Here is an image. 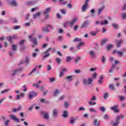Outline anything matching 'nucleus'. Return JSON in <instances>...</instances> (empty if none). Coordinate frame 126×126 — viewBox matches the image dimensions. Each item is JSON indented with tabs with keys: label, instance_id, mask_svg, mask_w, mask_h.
Masks as SVG:
<instances>
[{
	"label": "nucleus",
	"instance_id": "f257e3e1",
	"mask_svg": "<svg viewBox=\"0 0 126 126\" xmlns=\"http://www.w3.org/2000/svg\"><path fill=\"white\" fill-rule=\"evenodd\" d=\"M121 118H122L123 120L125 119V117L124 115H123V114L117 116L116 121L113 123V126H118L119 125V124H120V120H121Z\"/></svg>",
	"mask_w": 126,
	"mask_h": 126
},
{
	"label": "nucleus",
	"instance_id": "f03ea898",
	"mask_svg": "<svg viewBox=\"0 0 126 126\" xmlns=\"http://www.w3.org/2000/svg\"><path fill=\"white\" fill-rule=\"evenodd\" d=\"M50 51H51V52H52V53H54V52H55V51H56V49H53L52 48H48L45 52L44 54H45V55L43 56V59H46V58H48V57L49 56H50Z\"/></svg>",
	"mask_w": 126,
	"mask_h": 126
},
{
	"label": "nucleus",
	"instance_id": "7ed1b4c3",
	"mask_svg": "<svg viewBox=\"0 0 126 126\" xmlns=\"http://www.w3.org/2000/svg\"><path fill=\"white\" fill-rule=\"evenodd\" d=\"M93 81V78H88V80L86 79H83V83L84 84H85V85H90L91 83H92V82Z\"/></svg>",
	"mask_w": 126,
	"mask_h": 126
},
{
	"label": "nucleus",
	"instance_id": "20e7f679",
	"mask_svg": "<svg viewBox=\"0 0 126 126\" xmlns=\"http://www.w3.org/2000/svg\"><path fill=\"white\" fill-rule=\"evenodd\" d=\"M38 95V93L34 92V91H32L29 93V94L28 95V97L29 98V100H32V98L33 97H36Z\"/></svg>",
	"mask_w": 126,
	"mask_h": 126
},
{
	"label": "nucleus",
	"instance_id": "39448f33",
	"mask_svg": "<svg viewBox=\"0 0 126 126\" xmlns=\"http://www.w3.org/2000/svg\"><path fill=\"white\" fill-rule=\"evenodd\" d=\"M78 21V18L77 17H75L71 22L69 23V25L70 27H72L74 25V23H76Z\"/></svg>",
	"mask_w": 126,
	"mask_h": 126
},
{
	"label": "nucleus",
	"instance_id": "423d86ee",
	"mask_svg": "<svg viewBox=\"0 0 126 126\" xmlns=\"http://www.w3.org/2000/svg\"><path fill=\"white\" fill-rule=\"evenodd\" d=\"M49 27H50L51 29H53V27H52V26L48 25L46 26L45 27L42 28L43 31H44V32H49Z\"/></svg>",
	"mask_w": 126,
	"mask_h": 126
},
{
	"label": "nucleus",
	"instance_id": "0eeeda50",
	"mask_svg": "<svg viewBox=\"0 0 126 126\" xmlns=\"http://www.w3.org/2000/svg\"><path fill=\"white\" fill-rule=\"evenodd\" d=\"M113 54H117L121 58L124 57V52H122L121 51H118L117 50H114Z\"/></svg>",
	"mask_w": 126,
	"mask_h": 126
},
{
	"label": "nucleus",
	"instance_id": "6e6552de",
	"mask_svg": "<svg viewBox=\"0 0 126 126\" xmlns=\"http://www.w3.org/2000/svg\"><path fill=\"white\" fill-rule=\"evenodd\" d=\"M89 1V0H86L85 1V4L83 6L82 8V10L83 12L85 11L86 8H87V6L88 5V2Z\"/></svg>",
	"mask_w": 126,
	"mask_h": 126
},
{
	"label": "nucleus",
	"instance_id": "1a4fd4ad",
	"mask_svg": "<svg viewBox=\"0 0 126 126\" xmlns=\"http://www.w3.org/2000/svg\"><path fill=\"white\" fill-rule=\"evenodd\" d=\"M10 117L12 120H14V121L17 122V123H19V119L17 118V117H16V116H15V115H10Z\"/></svg>",
	"mask_w": 126,
	"mask_h": 126
},
{
	"label": "nucleus",
	"instance_id": "9d476101",
	"mask_svg": "<svg viewBox=\"0 0 126 126\" xmlns=\"http://www.w3.org/2000/svg\"><path fill=\"white\" fill-rule=\"evenodd\" d=\"M58 113H59V110L57 109H54L53 111V117L56 118L58 116Z\"/></svg>",
	"mask_w": 126,
	"mask_h": 126
},
{
	"label": "nucleus",
	"instance_id": "9b49d317",
	"mask_svg": "<svg viewBox=\"0 0 126 126\" xmlns=\"http://www.w3.org/2000/svg\"><path fill=\"white\" fill-rule=\"evenodd\" d=\"M42 66H43V65H37L36 66V67L31 72V73L29 74V75H31V74H32V73H33V72H34V71H35V70H36L37 68H41Z\"/></svg>",
	"mask_w": 126,
	"mask_h": 126
},
{
	"label": "nucleus",
	"instance_id": "f8f14e48",
	"mask_svg": "<svg viewBox=\"0 0 126 126\" xmlns=\"http://www.w3.org/2000/svg\"><path fill=\"white\" fill-rule=\"evenodd\" d=\"M99 32H100V30H97L95 32H91L90 33L92 36H96V35H97V33H99Z\"/></svg>",
	"mask_w": 126,
	"mask_h": 126
},
{
	"label": "nucleus",
	"instance_id": "ddd939ff",
	"mask_svg": "<svg viewBox=\"0 0 126 126\" xmlns=\"http://www.w3.org/2000/svg\"><path fill=\"white\" fill-rule=\"evenodd\" d=\"M31 41L34 44V45H32V48H34L35 47V45H37V38L35 37L33 38L32 39H31Z\"/></svg>",
	"mask_w": 126,
	"mask_h": 126
},
{
	"label": "nucleus",
	"instance_id": "4468645a",
	"mask_svg": "<svg viewBox=\"0 0 126 126\" xmlns=\"http://www.w3.org/2000/svg\"><path fill=\"white\" fill-rule=\"evenodd\" d=\"M51 11V8H47L43 12V14H48Z\"/></svg>",
	"mask_w": 126,
	"mask_h": 126
},
{
	"label": "nucleus",
	"instance_id": "2eb2a0df",
	"mask_svg": "<svg viewBox=\"0 0 126 126\" xmlns=\"http://www.w3.org/2000/svg\"><path fill=\"white\" fill-rule=\"evenodd\" d=\"M21 109H22V106H20L18 108H14L13 110V112L14 113H15L16 112H18V111H20V110H21Z\"/></svg>",
	"mask_w": 126,
	"mask_h": 126
},
{
	"label": "nucleus",
	"instance_id": "dca6fc26",
	"mask_svg": "<svg viewBox=\"0 0 126 126\" xmlns=\"http://www.w3.org/2000/svg\"><path fill=\"white\" fill-rule=\"evenodd\" d=\"M89 21H86L84 22V24L82 25V28H84L85 27H86L88 24H89Z\"/></svg>",
	"mask_w": 126,
	"mask_h": 126
},
{
	"label": "nucleus",
	"instance_id": "f3484780",
	"mask_svg": "<svg viewBox=\"0 0 126 126\" xmlns=\"http://www.w3.org/2000/svg\"><path fill=\"white\" fill-rule=\"evenodd\" d=\"M73 78V76L71 75L68 76L65 78L66 80H68V81H72Z\"/></svg>",
	"mask_w": 126,
	"mask_h": 126
},
{
	"label": "nucleus",
	"instance_id": "a211bd4d",
	"mask_svg": "<svg viewBox=\"0 0 126 126\" xmlns=\"http://www.w3.org/2000/svg\"><path fill=\"white\" fill-rule=\"evenodd\" d=\"M12 39H17V36L16 35H13V37H12L11 36H9V42H10V43H11V42H12Z\"/></svg>",
	"mask_w": 126,
	"mask_h": 126
},
{
	"label": "nucleus",
	"instance_id": "6ab92c4d",
	"mask_svg": "<svg viewBox=\"0 0 126 126\" xmlns=\"http://www.w3.org/2000/svg\"><path fill=\"white\" fill-rule=\"evenodd\" d=\"M11 5H13V6H17V2L15 0H13L11 2Z\"/></svg>",
	"mask_w": 126,
	"mask_h": 126
},
{
	"label": "nucleus",
	"instance_id": "aec40b11",
	"mask_svg": "<svg viewBox=\"0 0 126 126\" xmlns=\"http://www.w3.org/2000/svg\"><path fill=\"white\" fill-rule=\"evenodd\" d=\"M75 121V119H74V117H71L70 118V123L71 124V125H73V124H74Z\"/></svg>",
	"mask_w": 126,
	"mask_h": 126
},
{
	"label": "nucleus",
	"instance_id": "412c9836",
	"mask_svg": "<svg viewBox=\"0 0 126 126\" xmlns=\"http://www.w3.org/2000/svg\"><path fill=\"white\" fill-rule=\"evenodd\" d=\"M108 41H109L108 38H106L105 39L101 40V46H103V45H104V44H105V43H107V42H108Z\"/></svg>",
	"mask_w": 126,
	"mask_h": 126
},
{
	"label": "nucleus",
	"instance_id": "4be33fe9",
	"mask_svg": "<svg viewBox=\"0 0 126 126\" xmlns=\"http://www.w3.org/2000/svg\"><path fill=\"white\" fill-rule=\"evenodd\" d=\"M68 115V113H67V111L66 110L64 111L63 113V118H66Z\"/></svg>",
	"mask_w": 126,
	"mask_h": 126
},
{
	"label": "nucleus",
	"instance_id": "5701e85b",
	"mask_svg": "<svg viewBox=\"0 0 126 126\" xmlns=\"http://www.w3.org/2000/svg\"><path fill=\"white\" fill-rule=\"evenodd\" d=\"M81 41H82V39L81 38H78L76 37L74 39L73 42H81Z\"/></svg>",
	"mask_w": 126,
	"mask_h": 126
},
{
	"label": "nucleus",
	"instance_id": "b1692460",
	"mask_svg": "<svg viewBox=\"0 0 126 126\" xmlns=\"http://www.w3.org/2000/svg\"><path fill=\"white\" fill-rule=\"evenodd\" d=\"M9 123H10V120H7L4 122V126H9Z\"/></svg>",
	"mask_w": 126,
	"mask_h": 126
},
{
	"label": "nucleus",
	"instance_id": "393cba45",
	"mask_svg": "<svg viewBox=\"0 0 126 126\" xmlns=\"http://www.w3.org/2000/svg\"><path fill=\"white\" fill-rule=\"evenodd\" d=\"M40 15H41V12H38L36 14H35L34 15H33V18H37V17H39V16H40Z\"/></svg>",
	"mask_w": 126,
	"mask_h": 126
},
{
	"label": "nucleus",
	"instance_id": "a878e982",
	"mask_svg": "<svg viewBox=\"0 0 126 126\" xmlns=\"http://www.w3.org/2000/svg\"><path fill=\"white\" fill-rule=\"evenodd\" d=\"M98 124H100V122H98V119H95L94 121V126H98Z\"/></svg>",
	"mask_w": 126,
	"mask_h": 126
},
{
	"label": "nucleus",
	"instance_id": "bb28decb",
	"mask_svg": "<svg viewBox=\"0 0 126 126\" xmlns=\"http://www.w3.org/2000/svg\"><path fill=\"white\" fill-rule=\"evenodd\" d=\"M58 94H60V90H56L55 92H54L53 95L56 96L58 95Z\"/></svg>",
	"mask_w": 126,
	"mask_h": 126
},
{
	"label": "nucleus",
	"instance_id": "cd10ccee",
	"mask_svg": "<svg viewBox=\"0 0 126 126\" xmlns=\"http://www.w3.org/2000/svg\"><path fill=\"white\" fill-rule=\"evenodd\" d=\"M118 107H119V105H114L113 106L111 107L110 108V109H111V110H113V111H114V110L118 109Z\"/></svg>",
	"mask_w": 126,
	"mask_h": 126
},
{
	"label": "nucleus",
	"instance_id": "c85d7f7f",
	"mask_svg": "<svg viewBox=\"0 0 126 126\" xmlns=\"http://www.w3.org/2000/svg\"><path fill=\"white\" fill-rule=\"evenodd\" d=\"M71 61V57L70 56H68L66 58V62L67 63H69Z\"/></svg>",
	"mask_w": 126,
	"mask_h": 126
},
{
	"label": "nucleus",
	"instance_id": "c756f323",
	"mask_svg": "<svg viewBox=\"0 0 126 126\" xmlns=\"http://www.w3.org/2000/svg\"><path fill=\"white\" fill-rule=\"evenodd\" d=\"M20 70H22V68L19 69L18 70H15V71H13V73L12 74V75L13 76L15 75V74H16V72H17V71H20Z\"/></svg>",
	"mask_w": 126,
	"mask_h": 126
},
{
	"label": "nucleus",
	"instance_id": "7c9ffc66",
	"mask_svg": "<svg viewBox=\"0 0 126 126\" xmlns=\"http://www.w3.org/2000/svg\"><path fill=\"white\" fill-rule=\"evenodd\" d=\"M123 43V40H121L120 41H118L117 42V48H120V46H121V44Z\"/></svg>",
	"mask_w": 126,
	"mask_h": 126
},
{
	"label": "nucleus",
	"instance_id": "2f4dec72",
	"mask_svg": "<svg viewBox=\"0 0 126 126\" xmlns=\"http://www.w3.org/2000/svg\"><path fill=\"white\" fill-rule=\"evenodd\" d=\"M103 9H105V7L104 6H102L101 8H99L98 9L97 14H100V13H101V12L102 11V10H103Z\"/></svg>",
	"mask_w": 126,
	"mask_h": 126
},
{
	"label": "nucleus",
	"instance_id": "473e14b6",
	"mask_svg": "<svg viewBox=\"0 0 126 126\" xmlns=\"http://www.w3.org/2000/svg\"><path fill=\"white\" fill-rule=\"evenodd\" d=\"M109 88L111 90H115V87H114V85L113 84L109 85Z\"/></svg>",
	"mask_w": 126,
	"mask_h": 126
},
{
	"label": "nucleus",
	"instance_id": "72a5a7b5",
	"mask_svg": "<svg viewBox=\"0 0 126 126\" xmlns=\"http://www.w3.org/2000/svg\"><path fill=\"white\" fill-rule=\"evenodd\" d=\"M108 21L105 20L104 21H102L100 23L101 25H105V24H108Z\"/></svg>",
	"mask_w": 126,
	"mask_h": 126
},
{
	"label": "nucleus",
	"instance_id": "f704fd0d",
	"mask_svg": "<svg viewBox=\"0 0 126 126\" xmlns=\"http://www.w3.org/2000/svg\"><path fill=\"white\" fill-rule=\"evenodd\" d=\"M40 101H41V103H49V101H46L45 99H40Z\"/></svg>",
	"mask_w": 126,
	"mask_h": 126
},
{
	"label": "nucleus",
	"instance_id": "c9c22d12",
	"mask_svg": "<svg viewBox=\"0 0 126 126\" xmlns=\"http://www.w3.org/2000/svg\"><path fill=\"white\" fill-rule=\"evenodd\" d=\"M9 91H10V89H7V90H5L4 91H2L1 92V94H3V93H5L6 92H9Z\"/></svg>",
	"mask_w": 126,
	"mask_h": 126
},
{
	"label": "nucleus",
	"instance_id": "e433bc0d",
	"mask_svg": "<svg viewBox=\"0 0 126 126\" xmlns=\"http://www.w3.org/2000/svg\"><path fill=\"white\" fill-rule=\"evenodd\" d=\"M121 16L123 19H126V13H122L121 14Z\"/></svg>",
	"mask_w": 126,
	"mask_h": 126
},
{
	"label": "nucleus",
	"instance_id": "4c0bfd02",
	"mask_svg": "<svg viewBox=\"0 0 126 126\" xmlns=\"http://www.w3.org/2000/svg\"><path fill=\"white\" fill-rule=\"evenodd\" d=\"M22 87L23 88V91H24V92H26V91H27V87L26 86V85H23Z\"/></svg>",
	"mask_w": 126,
	"mask_h": 126
},
{
	"label": "nucleus",
	"instance_id": "58836bf2",
	"mask_svg": "<svg viewBox=\"0 0 126 126\" xmlns=\"http://www.w3.org/2000/svg\"><path fill=\"white\" fill-rule=\"evenodd\" d=\"M64 0H59L60 3H61V4H66V3H67V1L63 2Z\"/></svg>",
	"mask_w": 126,
	"mask_h": 126
},
{
	"label": "nucleus",
	"instance_id": "ea45409f",
	"mask_svg": "<svg viewBox=\"0 0 126 126\" xmlns=\"http://www.w3.org/2000/svg\"><path fill=\"white\" fill-rule=\"evenodd\" d=\"M99 110H100L101 112H105V111H106V108H105V107L102 106L99 108Z\"/></svg>",
	"mask_w": 126,
	"mask_h": 126
},
{
	"label": "nucleus",
	"instance_id": "a19ab883",
	"mask_svg": "<svg viewBox=\"0 0 126 126\" xmlns=\"http://www.w3.org/2000/svg\"><path fill=\"white\" fill-rule=\"evenodd\" d=\"M33 3H34L33 1H29V2H27L26 3V4H27V5H32Z\"/></svg>",
	"mask_w": 126,
	"mask_h": 126
},
{
	"label": "nucleus",
	"instance_id": "79ce46f5",
	"mask_svg": "<svg viewBox=\"0 0 126 126\" xmlns=\"http://www.w3.org/2000/svg\"><path fill=\"white\" fill-rule=\"evenodd\" d=\"M61 12L63 14H66V11L65 9H62L61 10Z\"/></svg>",
	"mask_w": 126,
	"mask_h": 126
},
{
	"label": "nucleus",
	"instance_id": "37998d69",
	"mask_svg": "<svg viewBox=\"0 0 126 126\" xmlns=\"http://www.w3.org/2000/svg\"><path fill=\"white\" fill-rule=\"evenodd\" d=\"M89 111H90V112H94V113H97V111L95 110L93 108H90L89 109Z\"/></svg>",
	"mask_w": 126,
	"mask_h": 126
},
{
	"label": "nucleus",
	"instance_id": "c03bdc74",
	"mask_svg": "<svg viewBox=\"0 0 126 126\" xmlns=\"http://www.w3.org/2000/svg\"><path fill=\"white\" fill-rule=\"evenodd\" d=\"M50 82L53 83L54 81H55L56 78L53 77V78H49Z\"/></svg>",
	"mask_w": 126,
	"mask_h": 126
},
{
	"label": "nucleus",
	"instance_id": "a18cd8bd",
	"mask_svg": "<svg viewBox=\"0 0 126 126\" xmlns=\"http://www.w3.org/2000/svg\"><path fill=\"white\" fill-rule=\"evenodd\" d=\"M56 61L57 63H58L59 64V63H61V59L60 58H56Z\"/></svg>",
	"mask_w": 126,
	"mask_h": 126
},
{
	"label": "nucleus",
	"instance_id": "49530a36",
	"mask_svg": "<svg viewBox=\"0 0 126 126\" xmlns=\"http://www.w3.org/2000/svg\"><path fill=\"white\" fill-rule=\"evenodd\" d=\"M20 28V26H15L13 27L14 30H17L18 29H19Z\"/></svg>",
	"mask_w": 126,
	"mask_h": 126
},
{
	"label": "nucleus",
	"instance_id": "de8ad7c7",
	"mask_svg": "<svg viewBox=\"0 0 126 126\" xmlns=\"http://www.w3.org/2000/svg\"><path fill=\"white\" fill-rule=\"evenodd\" d=\"M44 118L46 120H48V119H49V116L48 115V114L47 113L44 114Z\"/></svg>",
	"mask_w": 126,
	"mask_h": 126
},
{
	"label": "nucleus",
	"instance_id": "09e8293b",
	"mask_svg": "<svg viewBox=\"0 0 126 126\" xmlns=\"http://www.w3.org/2000/svg\"><path fill=\"white\" fill-rule=\"evenodd\" d=\"M6 98L5 97H3L2 98H1V99H0V105H1L2 102H3V101H4V100H5Z\"/></svg>",
	"mask_w": 126,
	"mask_h": 126
},
{
	"label": "nucleus",
	"instance_id": "8fccbe9b",
	"mask_svg": "<svg viewBox=\"0 0 126 126\" xmlns=\"http://www.w3.org/2000/svg\"><path fill=\"white\" fill-rule=\"evenodd\" d=\"M65 97V96H64V95H63L61 96L59 98V100L60 101H62V100H63V98Z\"/></svg>",
	"mask_w": 126,
	"mask_h": 126
},
{
	"label": "nucleus",
	"instance_id": "3c124183",
	"mask_svg": "<svg viewBox=\"0 0 126 126\" xmlns=\"http://www.w3.org/2000/svg\"><path fill=\"white\" fill-rule=\"evenodd\" d=\"M115 67V65H112V68L109 69V73H111V72H113V68Z\"/></svg>",
	"mask_w": 126,
	"mask_h": 126
},
{
	"label": "nucleus",
	"instance_id": "603ef678",
	"mask_svg": "<svg viewBox=\"0 0 126 126\" xmlns=\"http://www.w3.org/2000/svg\"><path fill=\"white\" fill-rule=\"evenodd\" d=\"M112 26L114 28H118V27H119V26H118V25H117V24H112Z\"/></svg>",
	"mask_w": 126,
	"mask_h": 126
},
{
	"label": "nucleus",
	"instance_id": "864d4df0",
	"mask_svg": "<svg viewBox=\"0 0 126 126\" xmlns=\"http://www.w3.org/2000/svg\"><path fill=\"white\" fill-rule=\"evenodd\" d=\"M24 43H25V40L22 39L21 40V41L20 42V45H21H21H23L24 44Z\"/></svg>",
	"mask_w": 126,
	"mask_h": 126
},
{
	"label": "nucleus",
	"instance_id": "5fc2aeb1",
	"mask_svg": "<svg viewBox=\"0 0 126 126\" xmlns=\"http://www.w3.org/2000/svg\"><path fill=\"white\" fill-rule=\"evenodd\" d=\"M89 104L91 105V106H93L94 105H96V102H93L92 101H90L89 102Z\"/></svg>",
	"mask_w": 126,
	"mask_h": 126
},
{
	"label": "nucleus",
	"instance_id": "6e6d98bb",
	"mask_svg": "<svg viewBox=\"0 0 126 126\" xmlns=\"http://www.w3.org/2000/svg\"><path fill=\"white\" fill-rule=\"evenodd\" d=\"M112 48H113V44L107 46V50H110V49H112Z\"/></svg>",
	"mask_w": 126,
	"mask_h": 126
},
{
	"label": "nucleus",
	"instance_id": "4d7b16f0",
	"mask_svg": "<svg viewBox=\"0 0 126 126\" xmlns=\"http://www.w3.org/2000/svg\"><path fill=\"white\" fill-rule=\"evenodd\" d=\"M106 61V58H105V57L102 56L101 58V62L102 63H105V61Z\"/></svg>",
	"mask_w": 126,
	"mask_h": 126
},
{
	"label": "nucleus",
	"instance_id": "13d9d810",
	"mask_svg": "<svg viewBox=\"0 0 126 126\" xmlns=\"http://www.w3.org/2000/svg\"><path fill=\"white\" fill-rule=\"evenodd\" d=\"M29 61H30L29 59L28 58L26 57L25 63H26L27 65L28 64V63H29Z\"/></svg>",
	"mask_w": 126,
	"mask_h": 126
},
{
	"label": "nucleus",
	"instance_id": "bf43d9fd",
	"mask_svg": "<svg viewBox=\"0 0 126 126\" xmlns=\"http://www.w3.org/2000/svg\"><path fill=\"white\" fill-rule=\"evenodd\" d=\"M104 120H108V119H109V115L107 114L104 115Z\"/></svg>",
	"mask_w": 126,
	"mask_h": 126
},
{
	"label": "nucleus",
	"instance_id": "052dcab7",
	"mask_svg": "<svg viewBox=\"0 0 126 126\" xmlns=\"http://www.w3.org/2000/svg\"><path fill=\"white\" fill-rule=\"evenodd\" d=\"M96 100V96L95 95H93V97L91 98V101H95Z\"/></svg>",
	"mask_w": 126,
	"mask_h": 126
},
{
	"label": "nucleus",
	"instance_id": "680f3d73",
	"mask_svg": "<svg viewBox=\"0 0 126 126\" xmlns=\"http://www.w3.org/2000/svg\"><path fill=\"white\" fill-rule=\"evenodd\" d=\"M12 48L13 51H15L16 50V45H12Z\"/></svg>",
	"mask_w": 126,
	"mask_h": 126
},
{
	"label": "nucleus",
	"instance_id": "e2e57ef3",
	"mask_svg": "<svg viewBox=\"0 0 126 126\" xmlns=\"http://www.w3.org/2000/svg\"><path fill=\"white\" fill-rule=\"evenodd\" d=\"M85 110V109L84 108V107H81L78 109V111H79V112H80V111Z\"/></svg>",
	"mask_w": 126,
	"mask_h": 126
},
{
	"label": "nucleus",
	"instance_id": "0e129e2a",
	"mask_svg": "<svg viewBox=\"0 0 126 126\" xmlns=\"http://www.w3.org/2000/svg\"><path fill=\"white\" fill-rule=\"evenodd\" d=\"M68 106H69V104H68L67 102H65L64 106L65 107V108H67V107H68Z\"/></svg>",
	"mask_w": 126,
	"mask_h": 126
},
{
	"label": "nucleus",
	"instance_id": "69168bd1",
	"mask_svg": "<svg viewBox=\"0 0 126 126\" xmlns=\"http://www.w3.org/2000/svg\"><path fill=\"white\" fill-rule=\"evenodd\" d=\"M33 86H34V87H36V88H39V85H38V84H33Z\"/></svg>",
	"mask_w": 126,
	"mask_h": 126
},
{
	"label": "nucleus",
	"instance_id": "338daca9",
	"mask_svg": "<svg viewBox=\"0 0 126 126\" xmlns=\"http://www.w3.org/2000/svg\"><path fill=\"white\" fill-rule=\"evenodd\" d=\"M108 96V93H106L104 95V99H106V98H107Z\"/></svg>",
	"mask_w": 126,
	"mask_h": 126
},
{
	"label": "nucleus",
	"instance_id": "774afa93",
	"mask_svg": "<svg viewBox=\"0 0 126 126\" xmlns=\"http://www.w3.org/2000/svg\"><path fill=\"white\" fill-rule=\"evenodd\" d=\"M50 69H52V67L50 65H47V70H50Z\"/></svg>",
	"mask_w": 126,
	"mask_h": 126
}]
</instances>
